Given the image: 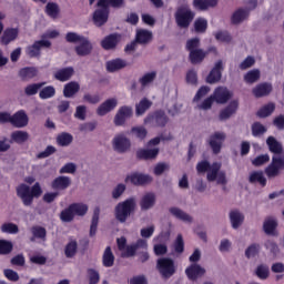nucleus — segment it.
<instances>
[{"label":"nucleus","instance_id":"052dcab7","mask_svg":"<svg viewBox=\"0 0 284 284\" xmlns=\"http://www.w3.org/2000/svg\"><path fill=\"white\" fill-rule=\"evenodd\" d=\"M128 187L125 186V184L123 183H119L112 191V199H114L115 201H119V199H121V196H123V194L125 193V190Z\"/></svg>","mask_w":284,"mask_h":284},{"label":"nucleus","instance_id":"f8f14e48","mask_svg":"<svg viewBox=\"0 0 284 284\" xmlns=\"http://www.w3.org/2000/svg\"><path fill=\"white\" fill-rule=\"evenodd\" d=\"M119 105V100L115 98H111L102 102L98 109L97 114L98 116H105V114H110L116 106Z\"/></svg>","mask_w":284,"mask_h":284},{"label":"nucleus","instance_id":"ddd939ff","mask_svg":"<svg viewBox=\"0 0 284 284\" xmlns=\"http://www.w3.org/2000/svg\"><path fill=\"white\" fill-rule=\"evenodd\" d=\"M210 52H216V48L212 47L207 51H204L203 49L191 51V53H189V59L192 65L203 63V61L205 60V57H207Z\"/></svg>","mask_w":284,"mask_h":284},{"label":"nucleus","instance_id":"bf43d9fd","mask_svg":"<svg viewBox=\"0 0 284 284\" xmlns=\"http://www.w3.org/2000/svg\"><path fill=\"white\" fill-rule=\"evenodd\" d=\"M261 252V244H251L246 250H245V256L246 258H254V256H257V254Z\"/></svg>","mask_w":284,"mask_h":284},{"label":"nucleus","instance_id":"c03bdc74","mask_svg":"<svg viewBox=\"0 0 284 284\" xmlns=\"http://www.w3.org/2000/svg\"><path fill=\"white\" fill-rule=\"evenodd\" d=\"M70 207L73 212V216H85L88 214V204L83 203H72L70 204Z\"/></svg>","mask_w":284,"mask_h":284},{"label":"nucleus","instance_id":"f03ea898","mask_svg":"<svg viewBox=\"0 0 284 284\" xmlns=\"http://www.w3.org/2000/svg\"><path fill=\"white\" fill-rule=\"evenodd\" d=\"M125 7V0H98L92 21L97 28H103L110 19V9L121 10Z\"/></svg>","mask_w":284,"mask_h":284},{"label":"nucleus","instance_id":"6ab92c4d","mask_svg":"<svg viewBox=\"0 0 284 284\" xmlns=\"http://www.w3.org/2000/svg\"><path fill=\"white\" fill-rule=\"evenodd\" d=\"M80 44L75 45L74 51L78 57H89L92 54V42L88 38H84L79 42Z\"/></svg>","mask_w":284,"mask_h":284},{"label":"nucleus","instance_id":"423d86ee","mask_svg":"<svg viewBox=\"0 0 284 284\" xmlns=\"http://www.w3.org/2000/svg\"><path fill=\"white\" fill-rule=\"evenodd\" d=\"M158 270L162 277L172 278L176 274V266L172 258L162 257L158 260Z\"/></svg>","mask_w":284,"mask_h":284},{"label":"nucleus","instance_id":"8fccbe9b","mask_svg":"<svg viewBox=\"0 0 284 284\" xmlns=\"http://www.w3.org/2000/svg\"><path fill=\"white\" fill-rule=\"evenodd\" d=\"M57 94V89L53 85H48L41 89L39 97L42 100L52 99Z\"/></svg>","mask_w":284,"mask_h":284},{"label":"nucleus","instance_id":"5701e85b","mask_svg":"<svg viewBox=\"0 0 284 284\" xmlns=\"http://www.w3.org/2000/svg\"><path fill=\"white\" fill-rule=\"evenodd\" d=\"M106 72H119V70H123V68H128V61L123 59H113L106 62Z\"/></svg>","mask_w":284,"mask_h":284},{"label":"nucleus","instance_id":"5fc2aeb1","mask_svg":"<svg viewBox=\"0 0 284 284\" xmlns=\"http://www.w3.org/2000/svg\"><path fill=\"white\" fill-rule=\"evenodd\" d=\"M14 245L12 242L7 240H0V255L6 256L10 254L13 250Z\"/></svg>","mask_w":284,"mask_h":284},{"label":"nucleus","instance_id":"de8ad7c7","mask_svg":"<svg viewBox=\"0 0 284 284\" xmlns=\"http://www.w3.org/2000/svg\"><path fill=\"white\" fill-rule=\"evenodd\" d=\"M45 85V82L31 83L24 88L26 97H34V94L39 93V90Z\"/></svg>","mask_w":284,"mask_h":284},{"label":"nucleus","instance_id":"9b49d317","mask_svg":"<svg viewBox=\"0 0 284 284\" xmlns=\"http://www.w3.org/2000/svg\"><path fill=\"white\" fill-rule=\"evenodd\" d=\"M52 42H50V40H38L27 48V54L30 59L41 57V48H50Z\"/></svg>","mask_w":284,"mask_h":284},{"label":"nucleus","instance_id":"473e14b6","mask_svg":"<svg viewBox=\"0 0 284 284\" xmlns=\"http://www.w3.org/2000/svg\"><path fill=\"white\" fill-rule=\"evenodd\" d=\"M230 221L233 230H239V227H241V225L243 224V221H245V216L236 210L231 211Z\"/></svg>","mask_w":284,"mask_h":284},{"label":"nucleus","instance_id":"4468645a","mask_svg":"<svg viewBox=\"0 0 284 284\" xmlns=\"http://www.w3.org/2000/svg\"><path fill=\"white\" fill-rule=\"evenodd\" d=\"M223 77V61L219 60L206 77V83L214 84Z\"/></svg>","mask_w":284,"mask_h":284},{"label":"nucleus","instance_id":"6e6d98bb","mask_svg":"<svg viewBox=\"0 0 284 284\" xmlns=\"http://www.w3.org/2000/svg\"><path fill=\"white\" fill-rule=\"evenodd\" d=\"M172 139H174V136H172V133H169L168 135L161 133L160 136H155L153 139H151L148 143L149 148H152L154 145H159V143H161V141H172Z\"/></svg>","mask_w":284,"mask_h":284},{"label":"nucleus","instance_id":"c9c22d12","mask_svg":"<svg viewBox=\"0 0 284 284\" xmlns=\"http://www.w3.org/2000/svg\"><path fill=\"white\" fill-rule=\"evenodd\" d=\"M78 250L79 243H77V240H70L64 247V256L67 258H74V256H77Z\"/></svg>","mask_w":284,"mask_h":284},{"label":"nucleus","instance_id":"4be33fe9","mask_svg":"<svg viewBox=\"0 0 284 284\" xmlns=\"http://www.w3.org/2000/svg\"><path fill=\"white\" fill-rule=\"evenodd\" d=\"M213 98L216 103H227L232 99V93L226 88L219 87L213 93Z\"/></svg>","mask_w":284,"mask_h":284},{"label":"nucleus","instance_id":"e433bc0d","mask_svg":"<svg viewBox=\"0 0 284 284\" xmlns=\"http://www.w3.org/2000/svg\"><path fill=\"white\" fill-rule=\"evenodd\" d=\"M248 182L260 183L262 187H265L267 185V179H265V175H263L262 171H253L248 176Z\"/></svg>","mask_w":284,"mask_h":284},{"label":"nucleus","instance_id":"39448f33","mask_svg":"<svg viewBox=\"0 0 284 284\" xmlns=\"http://www.w3.org/2000/svg\"><path fill=\"white\" fill-rule=\"evenodd\" d=\"M196 13L192 11L189 4L180 6L175 11V23L179 28H190L192 21H194Z\"/></svg>","mask_w":284,"mask_h":284},{"label":"nucleus","instance_id":"412c9836","mask_svg":"<svg viewBox=\"0 0 284 284\" xmlns=\"http://www.w3.org/2000/svg\"><path fill=\"white\" fill-rule=\"evenodd\" d=\"M53 77L57 81H61L62 83L65 81H70L72 77H74V68L73 67L62 68L55 71Z\"/></svg>","mask_w":284,"mask_h":284},{"label":"nucleus","instance_id":"f257e3e1","mask_svg":"<svg viewBox=\"0 0 284 284\" xmlns=\"http://www.w3.org/2000/svg\"><path fill=\"white\" fill-rule=\"evenodd\" d=\"M266 145L274 155L271 164L265 169V174L268 179H274L281 174V170H284V155H281L283 154V144L276 138L270 135L266 139Z\"/></svg>","mask_w":284,"mask_h":284},{"label":"nucleus","instance_id":"774afa93","mask_svg":"<svg viewBox=\"0 0 284 284\" xmlns=\"http://www.w3.org/2000/svg\"><path fill=\"white\" fill-rule=\"evenodd\" d=\"M88 275H89V284H98L99 281H101V275L94 268H89Z\"/></svg>","mask_w":284,"mask_h":284},{"label":"nucleus","instance_id":"f704fd0d","mask_svg":"<svg viewBox=\"0 0 284 284\" xmlns=\"http://www.w3.org/2000/svg\"><path fill=\"white\" fill-rule=\"evenodd\" d=\"M250 17V10L247 9H237L231 18V21L234 26H237V23H242V21H245Z\"/></svg>","mask_w":284,"mask_h":284},{"label":"nucleus","instance_id":"680f3d73","mask_svg":"<svg viewBox=\"0 0 284 284\" xmlns=\"http://www.w3.org/2000/svg\"><path fill=\"white\" fill-rule=\"evenodd\" d=\"M87 116H88V106L78 105L75 108L74 119H78L79 121H85Z\"/></svg>","mask_w":284,"mask_h":284},{"label":"nucleus","instance_id":"3c124183","mask_svg":"<svg viewBox=\"0 0 284 284\" xmlns=\"http://www.w3.org/2000/svg\"><path fill=\"white\" fill-rule=\"evenodd\" d=\"M156 203V195L154 193H146L143 196V210H150L154 207Z\"/></svg>","mask_w":284,"mask_h":284},{"label":"nucleus","instance_id":"603ef678","mask_svg":"<svg viewBox=\"0 0 284 284\" xmlns=\"http://www.w3.org/2000/svg\"><path fill=\"white\" fill-rule=\"evenodd\" d=\"M258 79H261V71L258 69H253L244 75L245 83H256Z\"/></svg>","mask_w":284,"mask_h":284},{"label":"nucleus","instance_id":"69168bd1","mask_svg":"<svg viewBox=\"0 0 284 284\" xmlns=\"http://www.w3.org/2000/svg\"><path fill=\"white\" fill-rule=\"evenodd\" d=\"M186 83H189L190 85L199 84V74L194 69H191L186 72Z\"/></svg>","mask_w":284,"mask_h":284},{"label":"nucleus","instance_id":"393cba45","mask_svg":"<svg viewBox=\"0 0 284 284\" xmlns=\"http://www.w3.org/2000/svg\"><path fill=\"white\" fill-rule=\"evenodd\" d=\"M239 110V101L233 100L230 102V104L220 112V121H227L232 114H235V112Z\"/></svg>","mask_w":284,"mask_h":284},{"label":"nucleus","instance_id":"e2e57ef3","mask_svg":"<svg viewBox=\"0 0 284 284\" xmlns=\"http://www.w3.org/2000/svg\"><path fill=\"white\" fill-rule=\"evenodd\" d=\"M200 45H201V40L199 38H192L186 41V50L190 53L199 50Z\"/></svg>","mask_w":284,"mask_h":284},{"label":"nucleus","instance_id":"7c9ffc66","mask_svg":"<svg viewBox=\"0 0 284 284\" xmlns=\"http://www.w3.org/2000/svg\"><path fill=\"white\" fill-rule=\"evenodd\" d=\"M276 227H278V222L274 220V217H266L264 223H263V230L265 234L268 236H274L276 232Z\"/></svg>","mask_w":284,"mask_h":284},{"label":"nucleus","instance_id":"2f4dec72","mask_svg":"<svg viewBox=\"0 0 284 284\" xmlns=\"http://www.w3.org/2000/svg\"><path fill=\"white\" fill-rule=\"evenodd\" d=\"M140 44H143V29L138 30L135 39L125 45L124 52L130 54V52H134L136 50V47Z\"/></svg>","mask_w":284,"mask_h":284},{"label":"nucleus","instance_id":"2eb2a0df","mask_svg":"<svg viewBox=\"0 0 284 284\" xmlns=\"http://www.w3.org/2000/svg\"><path fill=\"white\" fill-rule=\"evenodd\" d=\"M119 43H121V34L111 33L101 41V48H103V50H116Z\"/></svg>","mask_w":284,"mask_h":284},{"label":"nucleus","instance_id":"aec40b11","mask_svg":"<svg viewBox=\"0 0 284 284\" xmlns=\"http://www.w3.org/2000/svg\"><path fill=\"white\" fill-rule=\"evenodd\" d=\"M72 185V179L70 176L60 175L51 182L52 190H68Z\"/></svg>","mask_w":284,"mask_h":284},{"label":"nucleus","instance_id":"6e6552de","mask_svg":"<svg viewBox=\"0 0 284 284\" xmlns=\"http://www.w3.org/2000/svg\"><path fill=\"white\" fill-rule=\"evenodd\" d=\"M112 148L114 152H118V154H125L126 152H130L132 142L128 139V136L118 134L113 138Z\"/></svg>","mask_w":284,"mask_h":284},{"label":"nucleus","instance_id":"0e129e2a","mask_svg":"<svg viewBox=\"0 0 284 284\" xmlns=\"http://www.w3.org/2000/svg\"><path fill=\"white\" fill-rule=\"evenodd\" d=\"M97 125H99V123L97 121L81 123L79 125V131L80 132H94L97 130Z\"/></svg>","mask_w":284,"mask_h":284},{"label":"nucleus","instance_id":"a878e982","mask_svg":"<svg viewBox=\"0 0 284 284\" xmlns=\"http://www.w3.org/2000/svg\"><path fill=\"white\" fill-rule=\"evenodd\" d=\"M31 234H32V236L30 237L31 243H34L37 239L39 241H45L48 239V231L45 230V227L40 225L32 226Z\"/></svg>","mask_w":284,"mask_h":284},{"label":"nucleus","instance_id":"864d4df0","mask_svg":"<svg viewBox=\"0 0 284 284\" xmlns=\"http://www.w3.org/2000/svg\"><path fill=\"white\" fill-rule=\"evenodd\" d=\"M253 136H263L265 132H267V128L263 125L261 122H254L251 126Z\"/></svg>","mask_w":284,"mask_h":284},{"label":"nucleus","instance_id":"c85d7f7f","mask_svg":"<svg viewBox=\"0 0 284 284\" xmlns=\"http://www.w3.org/2000/svg\"><path fill=\"white\" fill-rule=\"evenodd\" d=\"M81 90L79 82L71 81L67 83L63 88V97L65 99H72Z\"/></svg>","mask_w":284,"mask_h":284},{"label":"nucleus","instance_id":"dca6fc26","mask_svg":"<svg viewBox=\"0 0 284 284\" xmlns=\"http://www.w3.org/2000/svg\"><path fill=\"white\" fill-rule=\"evenodd\" d=\"M185 274L189 281H196L201 278V276H205V268L200 264H191L185 268Z\"/></svg>","mask_w":284,"mask_h":284},{"label":"nucleus","instance_id":"9d476101","mask_svg":"<svg viewBox=\"0 0 284 284\" xmlns=\"http://www.w3.org/2000/svg\"><path fill=\"white\" fill-rule=\"evenodd\" d=\"M224 132H215L210 136L209 145L213 152V154H221V148H223V142L225 141Z\"/></svg>","mask_w":284,"mask_h":284},{"label":"nucleus","instance_id":"72a5a7b5","mask_svg":"<svg viewBox=\"0 0 284 284\" xmlns=\"http://www.w3.org/2000/svg\"><path fill=\"white\" fill-rule=\"evenodd\" d=\"M28 139H30V134L27 131H13L11 133L10 143H18V145H21L26 143Z\"/></svg>","mask_w":284,"mask_h":284},{"label":"nucleus","instance_id":"c756f323","mask_svg":"<svg viewBox=\"0 0 284 284\" xmlns=\"http://www.w3.org/2000/svg\"><path fill=\"white\" fill-rule=\"evenodd\" d=\"M271 92H272V84L267 82L257 84L253 89V94L254 97H256V99H261V97H267L268 94H271Z\"/></svg>","mask_w":284,"mask_h":284},{"label":"nucleus","instance_id":"20e7f679","mask_svg":"<svg viewBox=\"0 0 284 284\" xmlns=\"http://www.w3.org/2000/svg\"><path fill=\"white\" fill-rule=\"evenodd\" d=\"M134 212H136V199L134 197L119 202L114 207V216L118 223H126Z\"/></svg>","mask_w":284,"mask_h":284},{"label":"nucleus","instance_id":"bb28decb","mask_svg":"<svg viewBox=\"0 0 284 284\" xmlns=\"http://www.w3.org/2000/svg\"><path fill=\"white\" fill-rule=\"evenodd\" d=\"M143 247V240H138L136 243L126 245L125 251L122 252V258H132V256L136 255V251Z\"/></svg>","mask_w":284,"mask_h":284},{"label":"nucleus","instance_id":"0eeeda50","mask_svg":"<svg viewBox=\"0 0 284 284\" xmlns=\"http://www.w3.org/2000/svg\"><path fill=\"white\" fill-rule=\"evenodd\" d=\"M169 121L170 118L163 110H156L144 119V123H151V125H154L155 128H165Z\"/></svg>","mask_w":284,"mask_h":284},{"label":"nucleus","instance_id":"09e8293b","mask_svg":"<svg viewBox=\"0 0 284 284\" xmlns=\"http://www.w3.org/2000/svg\"><path fill=\"white\" fill-rule=\"evenodd\" d=\"M60 221H62V223H72V221H74V213L70 205L61 211Z\"/></svg>","mask_w":284,"mask_h":284},{"label":"nucleus","instance_id":"4d7b16f0","mask_svg":"<svg viewBox=\"0 0 284 284\" xmlns=\"http://www.w3.org/2000/svg\"><path fill=\"white\" fill-rule=\"evenodd\" d=\"M1 232L3 234H19V226L12 222L1 225Z\"/></svg>","mask_w":284,"mask_h":284},{"label":"nucleus","instance_id":"ea45409f","mask_svg":"<svg viewBox=\"0 0 284 284\" xmlns=\"http://www.w3.org/2000/svg\"><path fill=\"white\" fill-rule=\"evenodd\" d=\"M44 12L51 19H57L61 12V8H59V4L57 2H48Z\"/></svg>","mask_w":284,"mask_h":284},{"label":"nucleus","instance_id":"49530a36","mask_svg":"<svg viewBox=\"0 0 284 284\" xmlns=\"http://www.w3.org/2000/svg\"><path fill=\"white\" fill-rule=\"evenodd\" d=\"M274 110H276V105H274V103L265 104L256 112V116L260 119H266V116H271Z\"/></svg>","mask_w":284,"mask_h":284},{"label":"nucleus","instance_id":"a19ab883","mask_svg":"<svg viewBox=\"0 0 284 284\" xmlns=\"http://www.w3.org/2000/svg\"><path fill=\"white\" fill-rule=\"evenodd\" d=\"M169 212H171V214L175 216V219L184 221V223H192V216H190V214L183 212V210L179 207H171Z\"/></svg>","mask_w":284,"mask_h":284},{"label":"nucleus","instance_id":"cd10ccee","mask_svg":"<svg viewBox=\"0 0 284 284\" xmlns=\"http://www.w3.org/2000/svg\"><path fill=\"white\" fill-rule=\"evenodd\" d=\"M19 77L22 81H30L34 77H39V69L34 67H26L19 70Z\"/></svg>","mask_w":284,"mask_h":284},{"label":"nucleus","instance_id":"13d9d810","mask_svg":"<svg viewBox=\"0 0 284 284\" xmlns=\"http://www.w3.org/2000/svg\"><path fill=\"white\" fill-rule=\"evenodd\" d=\"M194 30L195 32L203 33L207 31V21L205 18H197L194 21Z\"/></svg>","mask_w":284,"mask_h":284},{"label":"nucleus","instance_id":"7ed1b4c3","mask_svg":"<svg viewBox=\"0 0 284 284\" xmlns=\"http://www.w3.org/2000/svg\"><path fill=\"white\" fill-rule=\"evenodd\" d=\"M16 194L24 207H32L34 199H40L41 194H43V189H41L39 182H36L32 186L21 183L16 187Z\"/></svg>","mask_w":284,"mask_h":284},{"label":"nucleus","instance_id":"58836bf2","mask_svg":"<svg viewBox=\"0 0 284 284\" xmlns=\"http://www.w3.org/2000/svg\"><path fill=\"white\" fill-rule=\"evenodd\" d=\"M124 183H131V185H143V173L132 172L124 179Z\"/></svg>","mask_w":284,"mask_h":284},{"label":"nucleus","instance_id":"4c0bfd02","mask_svg":"<svg viewBox=\"0 0 284 284\" xmlns=\"http://www.w3.org/2000/svg\"><path fill=\"white\" fill-rule=\"evenodd\" d=\"M55 141L60 145V148H68L69 145H72V141H74V136H72L71 133L62 132L57 136Z\"/></svg>","mask_w":284,"mask_h":284},{"label":"nucleus","instance_id":"a18cd8bd","mask_svg":"<svg viewBox=\"0 0 284 284\" xmlns=\"http://www.w3.org/2000/svg\"><path fill=\"white\" fill-rule=\"evenodd\" d=\"M220 173H221V163L214 162L213 164H211L209 172L206 174L207 181L210 182L215 181Z\"/></svg>","mask_w":284,"mask_h":284},{"label":"nucleus","instance_id":"37998d69","mask_svg":"<svg viewBox=\"0 0 284 284\" xmlns=\"http://www.w3.org/2000/svg\"><path fill=\"white\" fill-rule=\"evenodd\" d=\"M101 214V209L95 207L93 211L91 226H90V236H97V229L99 227V216Z\"/></svg>","mask_w":284,"mask_h":284},{"label":"nucleus","instance_id":"b1692460","mask_svg":"<svg viewBox=\"0 0 284 284\" xmlns=\"http://www.w3.org/2000/svg\"><path fill=\"white\" fill-rule=\"evenodd\" d=\"M216 6H219V0H193V8L201 12H205L210 8H216Z\"/></svg>","mask_w":284,"mask_h":284},{"label":"nucleus","instance_id":"f3484780","mask_svg":"<svg viewBox=\"0 0 284 284\" xmlns=\"http://www.w3.org/2000/svg\"><path fill=\"white\" fill-rule=\"evenodd\" d=\"M17 39H19V28H7L0 38V43L2 45H10Z\"/></svg>","mask_w":284,"mask_h":284},{"label":"nucleus","instance_id":"79ce46f5","mask_svg":"<svg viewBox=\"0 0 284 284\" xmlns=\"http://www.w3.org/2000/svg\"><path fill=\"white\" fill-rule=\"evenodd\" d=\"M102 264L104 267H112L114 265V253H112V247L108 246L104 250Z\"/></svg>","mask_w":284,"mask_h":284},{"label":"nucleus","instance_id":"1a4fd4ad","mask_svg":"<svg viewBox=\"0 0 284 284\" xmlns=\"http://www.w3.org/2000/svg\"><path fill=\"white\" fill-rule=\"evenodd\" d=\"M134 111L132 106L123 105L121 106L114 115L113 123L116 128H120L128 121V119H132Z\"/></svg>","mask_w":284,"mask_h":284},{"label":"nucleus","instance_id":"a211bd4d","mask_svg":"<svg viewBox=\"0 0 284 284\" xmlns=\"http://www.w3.org/2000/svg\"><path fill=\"white\" fill-rule=\"evenodd\" d=\"M29 121L30 119L28 118V113H26L23 110H20L11 115V125H13V128H26Z\"/></svg>","mask_w":284,"mask_h":284},{"label":"nucleus","instance_id":"338daca9","mask_svg":"<svg viewBox=\"0 0 284 284\" xmlns=\"http://www.w3.org/2000/svg\"><path fill=\"white\" fill-rule=\"evenodd\" d=\"M83 39H85V37L81 36V34H79L77 32H68L65 34V41L68 43H79Z\"/></svg>","mask_w":284,"mask_h":284}]
</instances>
